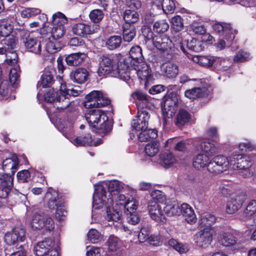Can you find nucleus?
<instances>
[{
    "instance_id": "nucleus-22",
    "label": "nucleus",
    "mask_w": 256,
    "mask_h": 256,
    "mask_svg": "<svg viewBox=\"0 0 256 256\" xmlns=\"http://www.w3.org/2000/svg\"><path fill=\"white\" fill-rule=\"evenodd\" d=\"M86 55L83 52L72 53L66 58V62L70 66H78L86 58Z\"/></svg>"
},
{
    "instance_id": "nucleus-58",
    "label": "nucleus",
    "mask_w": 256,
    "mask_h": 256,
    "mask_svg": "<svg viewBox=\"0 0 256 256\" xmlns=\"http://www.w3.org/2000/svg\"><path fill=\"white\" fill-rule=\"evenodd\" d=\"M171 24L172 29L176 32H180L183 29L182 19L179 16L173 17L171 20Z\"/></svg>"
},
{
    "instance_id": "nucleus-43",
    "label": "nucleus",
    "mask_w": 256,
    "mask_h": 256,
    "mask_svg": "<svg viewBox=\"0 0 256 256\" xmlns=\"http://www.w3.org/2000/svg\"><path fill=\"white\" fill-rule=\"evenodd\" d=\"M60 96H59L58 92L56 91L54 88H50L44 94V100L50 103H54V104L58 100H60L59 98Z\"/></svg>"
},
{
    "instance_id": "nucleus-25",
    "label": "nucleus",
    "mask_w": 256,
    "mask_h": 256,
    "mask_svg": "<svg viewBox=\"0 0 256 256\" xmlns=\"http://www.w3.org/2000/svg\"><path fill=\"white\" fill-rule=\"evenodd\" d=\"M72 142L76 146H94L97 144L93 141L92 136L89 133L82 134L74 138Z\"/></svg>"
},
{
    "instance_id": "nucleus-28",
    "label": "nucleus",
    "mask_w": 256,
    "mask_h": 256,
    "mask_svg": "<svg viewBox=\"0 0 256 256\" xmlns=\"http://www.w3.org/2000/svg\"><path fill=\"white\" fill-rule=\"evenodd\" d=\"M190 119V114L186 110L182 109L176 115L174 124L178 127L180 128L188 123Z\"/></svg>"
},
{
    "instance_id": "nucleus-26",
    "label": "nucleus",
    "mask_w": 256,
    "mask_h": 256,
    "mask_svg": "<svg viewBox=\"0 0 256 256\" xmlns=\"http://www.w3.org/2000/svg\"><path fill=\"white\" fill-rule=\"evenodd\" d=\"M18 160L16 157L8 158L3 161L2 168L4 171L14 174L18 166Z\"/></svg>"
},
{
    "instance_id": "nucleus-63",
    "label": "nucleus",
    "mask_w": 256,
    "mask_h": 256,
    "mask_svg": "<svg viewBox=\"0 0 256 256\" xmlns=\"http://www.w3.org/2000/svg\"><path fill=\"white\" fill-rule=\"evenodd\" d=\"M40 10L38 8H26L21 12V16L23 18H28L40 14Z\"/></svg>"
},
{
    "instance_id": "nucleus-17",
    "label": "nucleus",
    "mask_w": 256,
    "mask_h": 256,
    "mask_svg": "<svg viewBox=\"0 0 256 256\" xmlns=\"http://www.w3.org/2000/svg\"><path fill=\"white\" fill-rule=\"evenodd\" d=\"M180 214H181L184 220L190 224L195 223L196 221V216L194 210L188 204H182L180 208Z\"/></svg>"
},
{
    "instance_id": "nucleus-9",
    "label": "nucleus",
    "mask_w": 256,
    "mask_h": 256,
    "mask_svg": "<svg viewBox=\"0 0 256 256\" xmlns=\"http://www.w3.org/2000/svg\"><path fill=\"white\" fill-rule=\"evenodd\" d=\"M35 32H31L22 38L26 49L36 54H40L42 52L41 36H36Z\"/></svg>"
},
{
    "instance_id": "nucleus-33",
    "label": "nucleus",
    "mask_w": 256,
    "mask_h": 256,
    "mask_svg": "<svg viewBox=\"0 0 256 256\" xmlns=\"http://www.w3.org/2000/svg\"><path fill=\"white\" fill-rule=\"evenodd\" d=\"M68 22V18L62 12H58L52 16V25L55 26H65Z\"/></svg>"
},
{
    "instance_id": "nucleus-20",
    "label": "nucleus",
    "mask_w": 256,
    "mask_h": 256,
    "mask_svg": "<svg viewBox=\"0 0 256 256\" xmlns=\"http://www.w3.org/2000/svg\"><path fill=\"white\" fill-rule=\"evenodd\" d=\"M89 74L88 71L84 68H78L71 72L70 78L78 84H84L88 80Z\"/></svg>"
},
{
    "instance_id": "nucleus-50",
    "label": "nucleus",
    "mask_w": 256,
    "mask_h": 256,
    "mask_svg": "<svg viewBox=\"0 0 256 256\" xmlns=\"http://www.w3.org/2000/svg\"><path fill=\"white\" fill-rule=\"evenodd\" d=\"M160 158L161 164L165 167L170 166L176 162V158L170 153H164Z\"/></svg>"
},
{
    "instance_id": "nucleus-32",
    "label": "nucleus",
    "mask_w": 256,
    "mask_h": 256,
    "mask_svg": "<svg viewBox=\"0 0 256 256\" xmlns=\"http://www.w3.org/2000/svg\"><path fill=\"white\" fill-rule=\"evenodd\" d=\"M54 72L46 71L41 76L40 80L38 82V86L42 88L50 87L54 82Z\"/></svg>"
},
{
    "instance_id": "nucleus-55",
    "label": "nucleus",
    "mask_w": 256,
    "mask_h": 256,
    "mask_svg": "<svg viewBox=\"0 0 256 256\" xmlns=\"http://www.w3.org/2000/svg\"><path fill=\"white\" fill-rule=\"evenodd\" d=\"M200 148L210 156H212L216 152V149L214 144L208 142H203L200 144Z\"/></svg>"
},
{
    "instance_id": "nucleus-15",
    "label": "nucleus",
    "mask_w": 256,
    "mask_h": 256,
    "mask_svg": "<svg viewBox=\"0 0 256 256\" xmlns=\"http://www.w3.org/2000/svg\"><path fill=\"white\" fill-rule=\"evenodd\" d=\"M231 168L233 170H243L250 168L251 164L250 160L241 154H234L230 156Z\"/></svg>"
},
{
    "instance_id": "nucleus-29",
    "label": "nucleus",
    "mask_w": 256,
    "mask_h": 256,
    "mask_svg": "<svg viewBox=\"0 0 256 256\" xmlns=\"http://www.w3.org/2000/svg\"><path fill=\"white\" fill-rule=\"evenodd\" d=\"M209 162V158L206 155L200 154L194 158L192 166L197 170H201L208 167Z\"/></svg>"
},
{
    "instance_id": "nucleus-61",
    "label": "nucleus",
    "mask_w": 256,
    "mask_h": 256,
    "mask_svg": "<svg viewBox=\"0 0 256 256\" xmlns=\"http://www.w3.org/2000/svg\"><path fill=\"white\" fill-rule=\"evenodd\" d=\"M187 46L190 50L196 52H200L203 49L201 42L195 38H192L190 42H188Z\"/></svg>"
},
{
    "instance_id": "nucleus-16",
    "label": "nucleus",
    "mask_w": 256,
    "mask_h": 256,
    "mask_svg": "<svg viewBox=\"0 0 256 256\" xmlns=\"http://www.w3.org/2000/svg\"><path fill=\"white\" fill-rule=\"evenodd\" d=\"M134 70L140 79L147 81L150 76L148 66L144 62H138V64L133 62Z\"/></svg>"
},
{
    "instance_id": "nucleus-47",
    "label": "nucleus",
    "mask_w": 256,
    "mask_h": 256,
    "mask_svg": "<svg viewBox=\"0 0 256 256\" xmlns=\"http://www.w3.org/2000/svg\"><path fill=\"white\" fill-rule=\"evenodd\" d=\"M146 154L150 156H154L159 151V144L158 142L147 144L144 148Z\"/></svg>"
},
{
    "instance_id": "nucleus-30",
    "label": "nucleus",
    "mask_w": 256,
    "mask_h": 256,
    "mask_svg": "<svg viewBox=\"0 0 256 256\" xmlns=\"http://www.w3.org/2000/svg\"><path fill=\"white\" fill-rule=\"evenodd\" d=\"M2 43L4 46V48L6 49V50L10 52L16 48L18 43V38L14 35L10 34L3 37Z\"/></svg>"
},
{
    "instance_id": "nucleus-38",
    "label": "nucleus",
    "mask_w": 256,
    "mask_h": 256,
    "mask_svg": "<svg viewBox=\"0 0 256 256\" xmlns=\"http://www.w3.org/2000/svg\"><path fill=\"white\" fill-rule=\"evenodd\" d=\"M124 19L126 24H130L136 22L139 19L138 14L134 10H126L124 14Z\"/></svg>"
},
{
    "instance_id": "nucleus-19",
    "label": "nucleus",
    "mask_w": 256,
    "mask_h": 256,
    "mask_svg": "<svg viewBox=\"0 0 256 256\" xmlns=\"http://www.w3.org/2000/svg\"><path fill=\"white\" fill-rule=\"evenodd\" d=\"M72 31L76 35L84 36L93 33L94 30L91 26L84 22H78L74 24L72 27Z\"/></svg>"
},
{
    "instance_id": "nucleus-27",
    "label": "nucleus",
    "mask_w": 256,
    "mask_h": 256,
    "mask_svg": "<svg viewBox=\"0 0 256 256\" xmlns=\"http://www.w3.org/2000/svg\"><path fill=\"white\" fill-rule=\"evenodd\" d=\"M45 198L48 200V205L49 208L54 210L58 208L61 206L62 203L58 201V194L56 192L53 190L47 192L45 195Z\"/></svg>"
},
{
    "instance_id": "nucleus-60",
    "label": "nucleus",
    "mask_w": 256,
    "mask_h": 256,
    "mask_svg": "<svg viewBox=\"0 0 256 256\" xmlns=\"http://www.w3.org/2000/svg\"><path fill=\"white\" fill-rule=\"evenodd\" d=\"M162 10L166 14L172 13L176 8L175 4L172 0H163Z\"/></svg>"
},
{
    "instance_id": "nucleus-34",
    "label": "nucleus",
    "mask_w": 256,
    "mask_h": 256,
    "mask_svg": "<svg viewBox=\"0 0 256 256\" xmlns=\"http://www.w3.org/2000/svg\"><path fill=\"white\" fill-rule=\"evenodd\" d=\"M192 60L194 62L206 68L212 66L214 62L213 58L204 56H194Z\"/></svg>"
},
{
    "instance_id": "nucleus-62",
    "label": "nucleus",
    "mask_w": 256,
    "mask_h": 256,
    "mask_svg": "<svg viewBox=\"0 0 256 256\" xmlns=\"http://www.w3.org/2000/svg\"><path fill=\"white\" fill-rule=\"evenodd\" d=\"M104 16L103 12L99 9L92 10L89 14L91 20L95 23L100 22L104 18Z\"/></svg>"
},
{
    "instance_id": "nucleus-18",
    "label": "nucleus",
    "mask_w": 256,
    "mask_h": 256,
    "mask_svg": "<svg viewBox=\"0 0 256 256\" xmlns=\"http://www.w3.org/2000/svg\"><path fill=\"white\" fill-rule=\"evenodd\" d=\"M238 239L231 232H222L218 236L220 244L225 247L232 246L236 244Z\"/></svg>"
},
{
    "instance_id": "nucleus-46",
    "label": "nucleus",
    "mask_w": 256,
    "mask_h": 256,
    "mask_svg": "<svg viewBox=\"0 0 256 256\" xmlns=\"http://www.w3.org/2000/svg\"><path fill=\"white\" fill-rule=\"evenodd\" d=\"M60 100H58L55 104L54 106L59 110H63L67 108L70 104V102L68 96L61 94L59 98Z\"/></svg>"
},
{
    "instance_id": "nucleus-11",
    "label": "nucleus",
    "mask_w": 256,
    "mask_h": 256,
    "mask_svg": "<svg viewBox=\"0 0 256 256\" xmlns=\"http://www.w3.org/2000/svg\"><path fill=\"white\" fill-rule=\"evenodd\" d=\"M26 238V231L23 228L16 227L4 236V242L9 246L15 245L22 242Z\"/></svg>"
},
{
    "instance_id": "nucleus-54",
    "label": "nucleus",
    "mask_w": 256,
    "mask_h": 256,
    "mask_svg": "<svg viewBox=\"0 0 256 256\" xmlns=\"http://www.w3.org/2000/svg\"><path fill=\"white\" fill-rule=\"evenodd\" d=\"M65 32V26H52L51 38L58 40L59 39L64 36Z\"/></svg>"
},
{
    "instance_id": "nucleus-10",
    "label": "nucleus",
    "mask_w": 256,
    "mask_h": 256,
    "mask_svg": "<svg viewBox=\"0 0 256 256\" xmlns=\"http://www.w3.org/2000/svg\"><path fill=\"white\" fill-rule=\"evenodd\" d=\"M150 115L148 110L141 106L138 104V114L133 120L132 126L134 129L139 131L148 128Z\"/></svg>"
},
{
    "instance_id": "nucleus-1",
    "label": "nucleus",
    "mask_w": 256,
    "mask_h": 256,
    "mask_svg": "<svg viewBox=\"0 0 256 256\" xmlns=\"http://www.w3.org/2000/svg\"><path fill=\"white\" fill-rule=\"evenodd\" d=\"M98 72L100 76L111 74L125 81L130 78L128 65L124 62L118 64L114 57L110 54H104L99 58Z\"/></svg>"
},
{
    "instance_id": "nucleus-40",
    "label": "nucleus",
    "mask_w": 256,
    "mask_h": 256,
    "mask_svg": "<svg viewBox=\"0 0 256 256\" xmlns=\"http://www.w3.org/2000/svg\"><path fill=\"white\" fill-rule=\"evenodd\" d=\"M130 58L134 60L135 64H138V62H142L143 56L142 49L139 46H133L129 52Z\"/></svg>"
},
{
    "instance_id": "nucleus-5",
    "label": "nucleus",
    "mask_w": 256,
    "mask_h": 256,
    "mask_svg": "<svg viewBox=\"0 0 256 256\" xmlns=\"http://www.w3.org/2000/svg\"><path fill=\"white\" fill-rule=\"evenodd\" d=\"M54 246L55 242L52 239L46 238L38 242L34 246V254L36 256H58Z\"/></svg>"
},
{
    "instance_id": "nucleus-31",
    "label": "nucleus",
    "mask_w": 256,
    "mask_h": 256,
    "mask_svg": "<svg viewBox=\"0 0 256 256\" xmlns=\"http://www.w3.org/2000/svg\"><path fill=\"white\" fill-rule=\"evenodd\" d=\"M141 132L138 135V139L140 142H146L156 139L158 137V130L156 129L140 130Z\"/></svg>"
},
{
    "instance_id": "nucleus-51",
    "label": "nucleus",
    "mask_w": 256,
    "mask_h": 256,
    "mask_svg": "<svg viewBox=\"0 0 256 256\" xmlns=\"http://www.w3.org/2000/svg\"><path fill=\"white\" fill-rule=\"evenodd\" d=\"M10 173L0 174V186L6 187H12L13 182V176Z\"/></svg>"
},
{
    "instance_id": "nucleus-4",
    "label": "nucleus",
    "mask_w": 256,
    "mask_h": 256,
    "mask_svg": "<svg viewBox=\"0 0 256 256\" xmlns=\"http://www.w3.org/2000/svg\"><path fill=\"white\" fill-rule=\"evenodd\" d=\"M142 33L148 40H152L154 46L163 53L166 60L172 58L174 46L169 38L164 35L153 36V32L148 28H144Z\"/></svg>"
},
{
    "instance_id": "nucleus-21",
    "label": "nucleus",
    "mask_w": 256,
    "mask_h": 256,
    "mask_svg": "<svg viewBox=\"0 0 256 256\" xmlns=\"http://www.w3.org/2000/svg\"><path fill=\"white\" fill-rule=\"evenodd\" d=\"M177 110L176 101L172 98L166 99L164 103V108L163 110L164 116L167 118H172Z\"/></svg>"
},
{
    "instance_id": "nucleus-35",
    "label": "nucleus",
    "mask_w": 256,
    "mask_h": 256,
    "mask_svg": "<svg viewBox=\"0 0 256 256\" xmlns=\"http://www.w3.org/2000/svg\"><path fill=\"white\" fill-rule=\"evenodd\" d=\"M62 48L60 42L54 38H50L46 43V50L50 54H55Z\"/></svg>"
},
{
    "instance_id": "nucleus-7",
    "label": "nucleus",
    "mask_w": 256,
    "mask_h": 256,
    "mask_svg": "<svg viewBox=\"0 0 256 256\" xmlns=\"http://www.w3.org/2000/svg\"><path fill=\"white\" fill-rule=\"evenodd\" d=\"M230 157L228 159L222 155H218L212 158L210 161L208 166V170L212 174H218L231 168Z\"/></svg>"
},
{
    "instance_id": "nucleus-14",
    "label": "nucleus",
    "mask_w": 256,
    "mask_h": 256,
    "mask_svg": "<svg viewBox=\"0 0 256 256\" xmlns=\"http://www.w3.org/2000/svg\"><path fill=\"white\" fill-rule=\"evenodd\" d=\"M245 199L244 195L242 194L231 197L226 204V212L228 214H234L242 207Z\"/></svg>"
},
{
    "instance_id": "nucleus-3",
    "label": "nucleus",
    "mask_w": 256,
    "mask_h": 256,
    "mask_svg": "<svg viewBox=\"0 0 256 256\" xmlns=\"http://www.w3.org/2000/svg\"><path fill=\"white\" fill-rule=\"evenodd\" d=\"M85 118L92 128H96V132L105 135L112 130V125L108 121V118L103 111L99 109H88L85 113Z\"/></svg>"
},
{
    "instance_id": "nucleus-64",
    "label": "nucleus",
    "mask_w": 256,
    "mask_h": 256,
    "mask_svg": "<svg viewBox=\"0 0 256 256\" xmlns=\"http://www.w3.org/2000/svg\"><path fill=\"white\" fill-rule=\"evenodd\" d=\"M256 212V200H252L248 204L244 211V214L246 217H249L252 216Z\"/></svg>"
},
{
    "instance_id": "nucleus-53",
    "label": "nucleus",
    "mask_w": 256,
    "mask_h": 256,
    "mask_svg": "<svg viewBox=\"0 0 256 256\" xmlns=\"http://www.w3.org/2000/svg\"><path fill=\"white\" fill-rule=\"evenodd\" d=\"M190 32L192 34L202 36L205 34L206 30L202 24L194 22L190 26Z\"/></svg>"
},
{
    "instance_id": "nucleus-36",
    "label": "nucleus",
    "mask_w": 256,
    "mask_h": 256,
    "mask_svg": "<svg viewBox=\"0 0 256 256\" xmlns=\"http://www.w3.org/2000/svg\"><path fill=\"white\" fill-rule=\"evenodd\" d=\"M136 30L133 26L125 24L123 26V38L124 41L131 42L136 36Z\"/></svg>"
},
{
    "instance_id": "nucleus-56",
    "label": "nucleus",
    "mask_w": 256,
    "mask_h": 256,
    "mask_svg": "<svg viewBox=\"0 0 256 256\" xmlns=\"http://www.w3.org/2000/svg\"><path fill=\"white\" fill-rule=\"evenodd\" d=\"M87 236L88 240L94 244L100 241L102 238L101 234L96 230L93 228L88 231Z\"/></svg>"
},
{
    "instance_id": "nucleus-42",
    "label": "nucleus",
    "mask_w": 256,
    "mask_h": 256,
    "mask_svg": "<svg viewBox=\"0 0 256 256\" xmlns=\"http://www.w3.org/2000/svg\"><path fill=\"white\" fill-rule=\"evenodd\" d=\"M180 207L177 204H167L164 207L163 210L164 214L168 216L180 214Z\"/></svg>"
},
{
    "instance_id": "nucleus-12",
    "label": "nucleus",
    "mask_w": 256,
    "mask_h": 256,
    "mask_svg": "<svg viewBox=\"0 0 256 256\" xmlns=\"http://www.w3.org/2000/svg\"><path fill=\"white\" fill-rule=\"evenodd\" d=\"M148 210L150 218L158 223H165L166 218L160 204L154 201L149 202Z\"/></svg>"
},
{
    "instance_id": "nucleus-45",
    "label": "nucleus",
    "mask_w": 256,
    "mask_h": 256,
    "mask_svg": "<svg viewBox=\"0 0 256 256\" xmlns=\"http://www.w3.org/2000/svg\"><path fill=\"white\" fill-rule=\"evenodd\" d=\"M169 24L164 20H159L156 22L153 26V30L158 33H164L168 30Z\"/></svg>"
},
{
    "instance_id": "nucleus-2",
    "label": "nucleus",
    "mask_w": 256,
    "mask_h": 256,
    "mask_svg": "<svg viewBox=\"0 0 256 256\" xmlns=\"http://www.w3.org/2000/svg\"><path fill=\"white\" fill-rule=\"evenodd\" d=\"M112 198H107L106 192L103 186H99L94 194L93 202L96 204H105L106 207V218L108 221L117 222L120 220L122 214V209L123 208L124 203V202L126 197L124 194H120L118 196L117 203L115 208H110V206L113 204V196L111 194Z\"/></svg>"
},
{
    "instance_id": "nucleus-59",
    "label": "nucleus",
    "mask_w": 256,
    "mask_h": 256,
    "mask_svg": "<svg viewBox=\"0 0 256 256\" xmlns=\"http://www.w3.org/2000/svg\"><path fill=\"white\" fill-rule=\"evenodd\" d=\"M20 68L16 66V68H12L10 72L9 78L11 84L15 86L18 84V78L20 76Z\"/></svg>"
},
{
    "instance_id": "nucleus-24",
    "label": "nucleus",
    "mask_w": 256,
    "mask_h": 256,
    "mask_svg": "<svg viewBox=\"0 0 256 256\" xmlns=\"http://www.w3.org/2000/svg\"><path fill=\"white\" fill-rule=\"evenodd\" d=\"M161 70L164 76L168 78H174L178 72V66L174 64L166 63L161 66Z\"/></svg>"
},
{
    "instance_id": "nucleus-8",
    "label": "nucleus",
    "mask_w": 256,
    "mask_h": 256,
    "mask_svg": "<svg viewBox=\"0 0 256 256\" xmlns=\"http://www.w3.org/2000/svg\"><path fill=\"white\" fill-rule=\"evenodd\" d=\"M215 232L214 228L211 226H206L195 234L194 242L198 246L206 248L211 244Z\"/></svg>"
},
{
    "instance_id": "nucleus-13",
    "label": "nucleus",
    "mask_w": 256,
    "mask_h": 256,
    "mask_svg": "<svg viewBox=\"0 0 256 256\" xmlns=\"http://www.w3.org/2000/svg\"><path fill=\"white\" fill-rule=\"evenodd\" d=\"M212 29L216 32L224 36L228 45L230 44L234 38L232 28L229 24L216 22L212 25Z\"/></svg>"
},
{
    "instance_id": "nucleus-23",
    "label": "nucleus",
    "mask_w": 256,
    "mask_h": 256,
    "mask_svg": "<svg viewBox=\"0 0 256 256\" xmlns=\"http://www.w3.org/2000/svg\"><path fill=\"white\" fill-rule=\"evenodd\" d=\"M100 96V92L94 90L86 96V101L84 103V106L86 109H94L96 108V102L98 98Z\"/></svg>"
},
{
    "instance_id": "nucleus-39",
    "label": "nucleus",
    "mask_w": 256,
    "mask_h": 256,
    "mask_svg": "<svg viewBox=\"0 0 256 256\" xmlns=\"http://www.w3.org/2000/svg\"><path fill=\"white\" fill-rule=\"evenodd\" d=\"M122 42V38L119 36H112L106 40V46L110 50H114L120 47Z\"/></svg>"
},
{
    "instance_id": "nucleus-57",
    "label": "nucleus",
    "mask_w": 256,
    "mask_h": 256,
    "mask_svg": "<svg viewBox=\"0 0 256 256\" xmlns=\"http://www.w3.org/2000/svg\"><path fill=\"white\" fill-rule=\"evenodd\" d=\"M138 202L134 199L128 200L124 203V207L126 210V213L135 212L138 206Z\"/></svg>"
},
{
    "instance_id": "nucleus-6",
    "label": "nucleus",
    "mask_w": 256,
    "mask_h": 256,
    "mask_svg": "<svg viewBox=\"0 0 256 256\" xmlns=\"http://www.w3.org/2000/svg\"><path fill=\"white\" fill-rule=\"evenodd\" d=\"M30 225L34 230L44 228L50 232L53 230L54 228L52 219L43 212L34 213L32 216Z\"/></svg>"
},
{
    "instance_id": "nucleus-49",
    "label": "nucleus",
    "mask_w": 256,
    "mask_h": 256,
    "mask_svg": "<svg viewBox=\"0 0 256 256\" xmlns=\"http://www.w3.org/2000/svg\"><path fill=\"white\" fill-rule=\"evenodd\" d=\"M185 96L192 100H194L202 96L203 94L200 88H194L185 92Z\"/></svg>"
},
{
    "instance_id": "nucleus-37",
    "label": "nucleus",
    "mask_w": 256,
    "mask_h": 256,
    "mask_svg": "<svg viewBox=\"0 0 256 256\" xmlns=\"http://www.w3.org/2000/svg\"><path fill=\"white\" fill-rule=\"evenodd\" d=\"M168 244L172 247L179 253L186 254L189 250V248L186 244L179 242L174 238H171L168 240Z\"/></svg>"
},
{
    "instance_id": "nucleus-52",
    "label": "nucleus",
    "mask_w": 256,
    "mask_h": 256,
    "mask_svg": "<svg viewBox=\"0 0 256 256\" xmlns=\"http://www.w3.org/2000/svg\"><path fill=\"white\" fill-rule=\"evenodd\" d=\"M60 90L61 94L67 96H76L79 95L80 91L74 89L68 88H67L66 84H62L60 88Z\"/></svg>"
},
{
    "instance_id": "nucleus-41",
    "label": "nucleus",
    "mask_w": 256,
    "mask_h": 256,
    "mask_svg": "<svg viewBox=\"0 0 256 256\" xmlns=\"http://www.w3.org/2000/svg\"><path fill=\"white\" fill-rule=\"evenodd\" d=\"M108 248L110 251L116 252L118 250L121 246L120 240L114 236H110L107 241Z\"/></svg>"
},
{
    "instance_id": "nucleus-48",
    "label": "nucleus",
    "mask_w": 256,
    "mask_h": 256,
    "mask_svg": "<svg viewBox=\"0 0 256 256\" xmlns=\"http://www.w3.org/2000/svg\"><path fill=\"white\" fill-rule=\"evenodd\" d=\"M12 26L4 20L0 22V36L2 38L10 34L12 31Z\"/></svg>"
},
{
    "instance_id": "nucleus-44",
    "label": "nucleus",
    "mask_w": 256,
    "mask_h": 256,
    "mask_svg": "<svg viewBox=\"0 0 256 256\" xmlns=\"http://www.w3.org/2000/svg\"><path fill=\"white\" fill-rule=\"evenodd\" d=\"M150 229L151 226L148 224H144L142 227L140 232L138 235V240L140 242H143L148 240L150 236Z\"/></svg>"
}]
</instances>
